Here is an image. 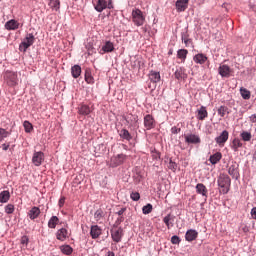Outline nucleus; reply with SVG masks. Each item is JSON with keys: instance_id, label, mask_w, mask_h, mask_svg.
Listing matches in <instances>:
<instances>
[{"instance_id": "a878e982", "label": "nucleus", "mask_w": 256, "mask_h": 256, "mask_svg": "<svg viewBox=\"0 0 256 256\" xmlns=\"http://www.w3.org/2000/svg\"><path fill=\"white\" fill-rule=\"evenodd\" d=\"M193 61L198 65H204L207 62V56L205 54H196L193 58Z\"/></svg>"}, {"instance_id": "e2e57ef3", "label": "nucleus", "mask_w": 256, "mask_h": 256, "mask_svg": "<svg viewBox=\"0 0 256 256\" xmlns=\"http://www.w3.org/2000/svg\"><path fill=\"white\" fill-rule=\"evenodd\" d=\"M134 121H135V123H137V116L134 117Z\"/></svg>"}, {"instance_id": "4468645a", "label": "nucleus", "mask_w": 256, "mask_h": 256, "mask_svg": "<svg viewBox=\"0 0 256 256\" xmlns=\"http://www.w3.org/2000/svg\"><path fill=\"white\" fill-rule=\"evenodd\" d=\"M19 25L20 24L17 20L11 19L5 23L4 27L7 31H17V29H19Z\"/></svg>"}, {"instance_id": "f257e3e1", "label": "nucleus", "mask_w": 256, "mask_h": 256, "mask_svg": "<svg viewBox=\"0 0 256 256\" xmlns=\"http://www.w3.org/2000/svg\"><path fill=\"white\" fill-rule=\"evenodd\" d=\"M218 187H220V193L227 195L231 189V178L227 174H220L217 180Z\"/></svg>"}, {"instance_id": "cd10ccee", "label": "nucleus", "mask_w": 256, "mask_h": 256, "mask_svg": "<svg viewBox=\"0 0 256 256\" xmlns=\"http://www.w3.org/2000/svg\"><path fill=\"white\" fill-rule=\"evenodd\" d=\"M71 75L74 79H79V77H81V66L79 65L72 66Z\"/></svg>"}, {"instance_id": "393cba45", "label": "nucleus", "mask_w": 256, "mask_h": 256, "mask_svg": "<svg viewBox=\"0 0 256 256\" xmlns=\"http://www.w3.org/2000/svg\"><path fill=\"white\" fill-rule=\"evenodd\" d=\"M223 158V154L221 152H216L215 154L211 155L209 161L212 165H217L219 161Z\"/></svg>"}, {"instance_id": "2f4dec72", "label": "nucleus", "mask_w": 256, "mask_h": 256, "mask_svg": "<svg viewBox=\"0 0 256 256\" xmlns=\"http://www.w3.org/2000/svg\"><path fill=\"white\" fill-rule=\"evenodd\" d=\"M59 225V217L52 216L48 221V227L49 229H55Z\"/></svg>"}, {"instance_id": "b1692460", "label": "nucleus", "mask_w": 256, "mask_h": 256, "mask_svg": "<svg viewBox=\"0 0 256 256\" xmlns=\"http://www.w3.org/2000/svg\"><path fill=\"white\" fill-rule=\"evenodd\" d=\"M230 147L232 150L237 152V151H239V149H241V147H243V142H241V139H239V138H234L230 144Z\"/></svg>"}, {"instance_id": "8fccbe9b", "label": "nucleus", "mask_w": 256, "mask_h": 256, "mask_svg": "<svg viewBox=\"0 0 256 256\" xmlns=\"http://www.w3.org/2000/svg\"><path fill=\"white\" fill-rule=\"evenodd\" d=\"M168 169L171 171H177V163L173 162V160H170L168 163Z\"/></svg>"}, {"instance_id": "6e6552de", "label": "nucleus", "mask_w": 256, "mask_h": 256, "mask_svg": "<svg viewBox=\"0 0 256 256\" xmlns=\"http://www.w3.org/2000/svg\"><path fill=\"white\" fill-rule=\"evenodd\" d=\"M184 139L188 145H199L201 143V137L197 134H187L184 136Z\"/></svg>"}, {"instance_id": "13d9d810", "label": "nucleus", "mask_w": 256, "mask_h": 256, "mask_svg": "<svg viewBox=\"0 0 256 256\" xmlns=\"http://www.w3.org/2000/svg\"><path fill=\"white\" fill-rule=\"evenodd\" d=\"M29 240L27 239V236H24V237H22V239H21V243L23 244V245H27V242H28Z\"/></svg>"}, {"instance_id": "aec40b11", "label": "nucleus", "mask_w": 256, "mask_h": 256, "mask_svg": "<svg viewBox=\"0 0 256 256\" xmlns=\"http://www.w3.org/2000/svg\"><path fill=\"white\" fill-rule=\"evenodd\" d=\"M189 5V0H177L176 9L179 13L185 11Z\"/></svg>"}, {"instance_id": "7c9ffc66", "label": "nucleus", "mask_w": 256, "mask_h": 256, "mask_svg": "<svg viewBox=\"0 0 256 256\" xmlns=\"http://www.w3.org/2000/svg\"><path fill=\"white\" fill-rule=\"evenodd\" d=\"M78 113L80 115H89L91 113V107H89L86 104H82L79 108H78Z\"/></svg>"}, {"instance_id": "09e8293b", "label": "nucleus", "mask_w": 256, "mask_h": 256, "mask_svg": "<svg viewBox=\"0 0 256 256\" xmlns=\"http://www.w3.org/2000/svg\"><path fill=\"white\" fill-rule=\"evenodd\" d=\"M130 198L132 201H139V199H141V194H139V192H132Z\"/></svg>"}, {"instance_id": "f704fd0d", "label": "nucleus", "mask_w": 256, "mask_h": 256, "mask_svg": "<svg viewBox=\"0 0 256 256\" xmlns=\"http://www.w3.org/2000/svg\"><path fill=\"white\" fill-rule=\"evenodd\" d=\"M60 251L63 255H71L73 253V248L70 245L60 246Z\"/></svg>"}, {"instance_id": "c756f323", "label": "nucleus", "mask_w": 256, "mask_h": 256, "mask_svg": "<svg viewBox=\"0 0 256 256\" xmlns=\"http://www.w3.org/2000/svg\"><path fill=\"white\" fill-rule=\"evenodd\" d=\"M181 40L185 44V47H191V45H193V41L189 39V34H187V32L181 34Z\"/></svg>"}, {"instance_id": "3c124183", "label": "nucleus", "mask_w": 256, "mask_h": 256, "mask_svg": "<svg viewBox=\"0 0 256 256\" xmlns=\"http://www.w3.org/2000/svg\"><path fill=\"white\" fill-rule=\"evenodd\" d=\"M59 207H63L65 205V197H61L58 202Z\"/></svg>"}, {"instance_id": "6e6d98bb", "label": "nucleus", "mask_w": 256, "mask_h": 256, "mask_svg": "<svg viewBox=\"0 0 256 256\" xmlns=\"http://www.w3.org/2000/svg\"><path fill=\"white\" fill-rule=\"evenodd\" d=\"M9 147H10L9 143L2 144V150L3 151H8Z\"/></svg>"}, {"instance_id": "9d476101", "label": "nucleus", "mask_w": 256, "mask_h": 256, "mask_svg": "<svg viewBox=\"0 0 256 256\" xmlns=\"http://www.w3.org/2000/svg\"><path fill=\"white\" fill-rule=\"evenodd\" d=\"M111 237L115 243H121V239H123V228L111 230Z\"/></svg>"}, {"instance_id": "de8ad7c7", "label": "nucleus", "mask_w": 256, "mask_h": 256, "mask_svg": "<svg viewBox=\"0 0 256 256\" xmlns=\"http://www.w3.org/2000/svg\"><path fill=\"white\" fill-rule=\"evenodd\" d=\"M181 243V238L179 236L174 235L171 237V244L172 245H179Z\"/></svg>"}, {"instance_id": "6ab92c4d", "label": "nucleus", "mask_w": 256, "mask_h": 256, "mask_svg": "<svg viewBox=\"0 0 256 256\" xmlns=\"http://www.w3.org/2000/svg\"><path fill=\"white\" fill-rule=\"evenodd\" d=\"M102 232L103 230L98 225L91 226L90 235L92 239H99V236L101 235Z\"/></svg>"}, {"instance_id": "1a4fd4ad", "label": "nucleus", "mask_w": 256, "mask_h": 256, "mask_svg": "<svg viewBox=\"0 0 256 256\" xmlns=\"http://www.w3.org/2000/svg\"><path fill=\"white\" fill-rule=\"evenodd\" d=\"M228 174L232 176V179H239V164L233 162L232 165L228 168Z\"/></svg>"}, {"instance_id": "72a5a7b5", "label": "nucleus", "mask_w": 256, "mask_h": 256, "mask_svg": "<svg viewBox=\"0 0 256 256\" xmlns=\"http://www.w3.org/2000/svg\"><path fill=\"white\" fill-rule=\"evenodd\" d=\"M188 53L189 51H187L186 49H180L177 51V57L178 59H181L182 63H185V59H187Z\"/></svg>"}, {"instance_id": "f3484780", "label": "nucleus", "mask_w": 256, "mask_h": 256, "mask_svg": "<svg viewBox=\"0 0 256 256\" xmlns=\"http://www.w3.org/2000/svg\"><path fill=\"white\" fill-rule=\"evenodd\" d=\"M39 215H41V209L37 206L32 207L28 212V217L31 221H35Z\"/></svg>"}, {"instance_id": "412c9836", "label": "nucleus", "mask_w": 256, "mask_h": 256, "mask_svg": "<svg viewBox=\"0 0 256 256\" xmlns=\"http://www.w3.org/2000/svg\"><path fill=\"white\" fill-rule=\"evenodd\" d=\"M208 116L209 112H207V108L205 106H201L200 109H198L197 119H199V121H205Z\"/></svg>"}, {"instance_id": "c03bdc74", "label": "nucleus", "mask_w": 256, "mask_h": 256, "mask_svg": "<svg viewBox=\"0 0 256 256\" xmlns=\"http://www.w3.org/2000/svg\"><path fill=\"white\" fill-rule=\"evenodd\" d=\"M153 211V205L151 204H147L145 206H143L142 208V213L144 215H149V213H151Z\"/></svg>"}, {"instance_id": "4d7b16f0", "label": "nucleus", "mask_w": 256, "mask_h": 256, "mask_svg": "<svg viewBox=\"0 0 256 256\" xmlns=\"http://www.w3.org/2000/svg\"><path fill=\"white\" fill-rule=\"evenodd\" d=\"M251 217H252V219H256V207L252 208Z\"/></svg>"}, {"instance_id": "bf43d9fd", "label": "nucleus", "mask_w": 256, "mask_h": 256, "mask_svg": "<svg viewBox=\"0 0 256 256\" xmlns=\"http://www.w3.org/2000/svg\"><path fill=\"white\" fill-rule=\"evenodd\" d=\"M251 123H256V114L250 116Z\"/></svg>"}, {"instance_id": "20e7f679", "label": "nucleus", "mask_w": 256, "mask_h": 256, "mask_svg": "<svg viewBox=\"0 0 256 256\" xmlns=\"http://www.w3.org/2000/svg\"><path fill=\"white\" fill-rule=\"evenodd\" d=\"M127 161V155L118 154L116 156H112L110 160V167H119V165H123Z\"/></svg>"}, {"instance_id": "bb28decb", "label": "nucleus", "mask_w": 256, "mask_h": 256, "mask_svg": "<svg viewBox=\"0 0 256 256\" xmlns=\"http://www.w3.org/2000/svg\"><path fill=\"white\" fill-rule=\"evenodd\" d=\"M11 199V193L9 190H4L0 193V203H8Z\"/></svg>"}, {"instance_id": "5701e85b", "label": "nucleus", "mask_w": 256, "mask_h": 256, "mask_svg": "<svg viewBox=\"0 0 256 256\" xmlns=\"http://www.w3.org/2000/svg\"><path fill=\"white\" fill-rule=\"evenodd\" d=\"M199 236V233L196 230L190 229L186 232L185 234V239L186 241H195V239H197V237Z\"/></svg>"}, {"instance_id": "39448f33", "label": "nucleus", "mask_w": 256, "mask_h": 256, "mask_svg": "<svg viewBox=\"0 0 256 256\" xmlns=\"http://www.w3.org/2000/svg\"><path fill=\"white\" fill-rule=\"evenodd\" d=\"M157 123L155 122V118L151 114H147L144 116V127L147 131H151V129H155Z\"/></svg>"}, {"instance_id": "7ed1b4c3", "label": "nucleus", "mask_w": 256, "mask_h": 256, "mask_svg": "<svg viewBox=\"0 0 256 256\" xmlns=\"http://www.w3.org/2000/svg\"><path fill=\"white\" fill-rule=\"evenodd\" d=\"M33 43H35V36L33 35V33L27 34L24 41L21 42L19 45L20 51H23V53H25L27 51V48L31 47Z\"/></svg>"}, {"instance_id": "2eb2a0df", "label": "nucleus", "mask_w": 256, "mask_h": 256, "mask_svg": "<svg viewBox=\"0 0 256 256\" xmlns=\"http://www.w3.org/2000/svg\"><path fill=\"white\" fill-rule=\"evenodd\" d=\"M94 9L98 13H103L107 9V0H97L96 4H94Z\"/></svg>"}, {"instance_id": "49530a36", "label": "nucleus", "mask_w": 256, "mask_h": 256, "mask_svg": "<svg viewBox=\"0 0 256 256\" xmlns=\"http://www.w3.org/2000/svg\"><path fill=\"white\" fill-rule=\"evenodd\" d=\"M171 219H173V216H171V214H168L167 216H165V217L163 218V222L165 223V225H166V227H167L168 229H171V226H170V224H169V221H171Z\"/></svg>"}, {"instance_id": "9b49d317", "label": "nucleus", "mask_w": 256, "mask_h": 256, "mask_svg": "<svg viewBox=\"0 0 256 256\" xmlns=\"http://www.w3.org/2000/svg\"><path fill=\"white\" fill-rule=\"evenodd\" d=\"M229 140V132L224 130L218 137L215 138L216 143L221 147Z\"/></svg>"}, {"instance_id": "58836bf2", "label": "nucleus", "mask_w": 256, "mask_h": 256, "mask_svg": "<svg viewBox=\"0 0 256 256\" xmlns=\"http://www.w3.org/2000/svg\"><path fill=\"white\" fill-rule=\"evenodd\" d=\"M240 137L242 140L248 142L251 141L253 136L251 135V132L243 131L241 132Z\"/></svg>"}, {"instance_id": "052dcab7", "label": "nucleus", "mask_w": 256, "mask_h": 256, "mask_svg": "<svg viewBox=\"0 0 256 256\" xmlns=\"http://www.w3.org/2000/svg\"><path fill=\"white\" fill-rule=\"evenodd\" d=\"M181 131V129H177V127L172 128V133L177 134Z\"/></svg>"}, {"instance_id": "ea45409f", "label": "nucleus", "mask_w": 256, "mask_h": 256, "mask_svg": "<svg viewBox=\"0 0 256 256\" xmlns=\"http://www.w3.org/2000/svg\"><path fill=\"white\" fill-rule=\"evenodd\" d=\"M229 114V108L227 106H220L218 108V115H220V117H225V114Z\"/></svg>"}, {"instance_id": "680f3d73", "label": "nucleus", "mask_w": 256, "mask_h": 256, "mask_svg": "<svg viewBox=\"0 0 256 256\" xmlns=\"http://www.w3.org/2000/svg\"><path fill=\"white\" fill-rule=\"evenodd\" d=\"M107 256H115V252H113V251H108Z\"/></svg>"}, {"instance_id": "0eeeda50", "label": "nucleus", "mask_w": 256, "mask_h": 256, "mask_svg": "<svg viewBox=\"0 0 256 256\" xmlns=\"http://www.w3.org/2000/svg\"><path fill=\"white\" fill-rule=\"evenodd\" d=\"M4 79L7 81L8 85L10 87H15L17 85V73L12 72V71H7L4 75Z\"/></svg>"}, {"instance_id": "ddd939ff", "label": "nucleus", "mask_w": 256, "mask_h": 256, "mask_svg": "<svg viewBox=\"0 0 256 256\" xmlns=\"http://www.w3.org/2000/svg\"><path fill=\"white\" fill-rule=\"evenodd\" d=\"M56 239L58 241H67V239H69V230L66 228L58 229L56 232Z\"/></svg>"}, {"instance_id": "c9c22d12", "label": "nucleus", "mask_w": 256, "mask_h": 256, "mask_svg": "<svg viewBox=\"0 0 256 256\" xmlns=\"http://www.w3.org/2000/svg\"><path fill=\"white\" fill-rule=\"evenodd\" d=\"M240 95L246 100L251 99V91H249L247 88H240Z\"/></svg>"}, {"instance_id": "dca6fc26", "label": "nucleus", "mask_w": 256, "mask_h": 256, "mask_svg": "<svg viewBox=\"0 0 256 256\" xmlns=\"http://www.w3.org/2000/svg\"><path fill=\"white\" fill-rule=\"evenodd\" d=\"M219 71V75H221V77H230L231 76V67H229L228 65H220L218 68Z\"/></svg>"}, {"instance_id": "e433bc0d", "label": "nucleus", "mask_w": 256, "mask_h": 256, "mask_svg": "<svg viewBox=\"0 0 256 256\" xmlns=\"http://www.w3.org/2000/svg\"><path fill=\"white\" fill-rule=\"evenodd\" d=\"M85 81L90 85H92V83H95V79L93 78V75H91L90 70L85 71Z\"/></svg>"}, {"instance_id": "473e14b6", "label": "nucleus", "mask_w": 256, "mask_h": 256, "mask_svg": "<svg viewBox=\"0 0 256 256\" xmlns=\"http://www.w3.org/2000/svg\"><path fill=\"white\" fill-rule=\"evenodd\" d=\"M119 136L121 139H125L126 141H131V139H133V136H131V133H129V130L127 129H122L119 133Z\"/></svg>"}, {"instance_id": "a18cd8bd", "label": "nucleus", "mask_w": 256, "mask_h": 256, "mask_svg": "<svg viewBox=\"0 0 256 256\" xmlns=\"http://www.w3.org/2000/svg\"><path fill=\"white\" fill-rule=\"evenodd\" d=\"M94 219L96 221H101L103 219V211L101 209H98L95 213H94Z\"/></svg>"}, {"instance_id": "603ef678", "label": "nucleus", "mask_w": 256, "mask_h": 256, "mask_svg": "<svg viewBox=\"0 0 256 256\" xmlns=\"http://www.w3.org/2000/svg\"><path fill=\"white\" fill-rule=\"evenodd\" d=\"M127 211V208H121L116 214L121 217L123 215V213H125Z\"/></svg>"}, {"instance_id": "a19ab883", "label": "nucleus", "mask_w": 256, "mask_h": 256, "mask_svg": "<svg viewBox=\"0 0 256 256\" xmlns=\"http://www.w3.org/2000/svg\"><path fill=\"white\" fill-rule=\"evenodd\" d=\"M11 133L3 128H0V141H4V139H7Z\"/></svg>"}, {"instance_id": "423d86ee", "label": "nucleus", "mask_w": 256, "mask_h": 256, "mask_svg": "<svg viewBox=\"0 0 256 256\" xmlns=\"http://www.w3.org/2000/svg\"><path fill=\"white\" fill-rule=\"evenodd\" d=\"M43 161H45V154L41 151L34 152L32 156L33 165H35V167H41Z\"/></svg>"}, {"instance_id": "a211bd4d", "label": "nucleus", "mask_w": 256, "mask_h": 256, "mask_svg": "<svg viewBox=\"0 0 256 256\" xmlns=\"http://www.w3.org/2000/svg\"><path fill=\"white\" fill-rule=\"evenodd\" d=\"M101 51L102 55H104V53H113V51H115V45L111 41H106L102 46Z\"/></svg>"}, {"instance_id": "864d4df0", "label": "nucleus", "mask_w": 256, "mask_h": 256, "mask_svg": "<svg viewBox=\"0 0 256 256\" xmlns=\"http://www.w3.org/2000/svg\"><path fill=\"white\" fill-rule=\"evenodd\" d=\"M107 9H114L113 0H108V2H107Z\"/></svg>"}, {"instance_id": "f03ea898", "label": "nucleus", "mask_w": 256, "mask_h": 256, "mask_svg": "<svg viewBox=\"0 0 256 256\" xmlns=\"http://www.w3.org/2000/svg\"><path fill=\"white\" fill-rule=\"evenodd\" d=\"M132 21L136 27H142L145 24V17L140 9L132 10Z\"/></svg>"}, {"instance_id": "37998d69", "label": "nucleus", "mask_w": 256, "mask_h": 256, "mask_svg": "<svg viewBox=\"0 0 256 256\" xmlns=\"http://www.w3.org/2000/svg\"><path fill=\"white\" fill-rule=\"evenodd\" d=\"M23 127L26 133H31L33 131V124H31L29 121H24Z\"/></svg>"}, {"instance_id": "5fc2aeb1", "label": "nucleus", "mask_w": 256, "mask_h": 256, "mask_svg": "<svg viewBox=\"0 0 256 256\" xmlns=\"http://www.w3.org/2000/svg\"><path fill=\"white\" fill-rule=\"evenodd\" d=\"M124 221H125V218L123 216H120L119 218H117L116 224L120 225V223H123Z\"/></svg>"}, {"instance_id": "79ce46f5", "label": "nucleus", "mask_w": 256, "mask_h": 256, "mask_svg": "<svg viewBox=\"0 0 256 256\" xmlns=\"http://www.w3.org/2000/svg\"><path fill=\"white\" fill-rule=\"evenodd\" d=\"M49 5H50L51 9H55V11H59L61 2H59V0H51Z\"/></svg>"}, {"instance_id": "c85d7f7f", "label": "nucleus", "mask_w": 256, "mask_h": 256, "mask_svg": "<svg viewBox=\"0 0 256 256\" xmlns=\"http://www.w3.org/2000/svg\"><path fill=\"white\" fill-rule=\"evenodd\" d=\"M149 79L152 83H159V81H161V74L159 72L150 71Z\"/></svg>"}, {"instance_id": "4c0bfd02", "label": "nucleus", "mask_w": 256, "mask_h": 256, "mask_svg": "<svg viewBox=\"0 0 256 256\" xmlns=\"http://www.w3.org/2000/svg\"><path fill=\"white\" fill-rule=\"evenodd\" d=\"M4 211L7 215H13V213H15V205L7 204L4 208Z\"/></svg>"}, {"instance_id": "4be33fe9", "label": "nucleus", "mask_w": 256, "mask_h": 256, "mask_svg": "<svg viewBox=\"0 0 256 256\" xmlns=\"http://www.w3.org/2000/svg\"><path fill=\"white\" fill-rule=\"evenodd\" d=\"M196 192L198 193V195H202V197H205V199H207V195H208V190L207 187L204 186L203 183H198L196 185Z\"/></svg>"}, {"instance_id": "f8f14e48", "label": "nucleus", "mask_w": 256, "mask_h": 256, "mask_svg": "<svg viewBox=\"0 0 256 256\" xmlns=\"http://www.w3.org/2000/svg\"><path fill=\"white\" fill-rule=\"evenodd\" d=\"M174 77L178 81H185V79L188 77L187 70L184 67L178 68L174 73Z\"/></svg>"}]
</instances>
